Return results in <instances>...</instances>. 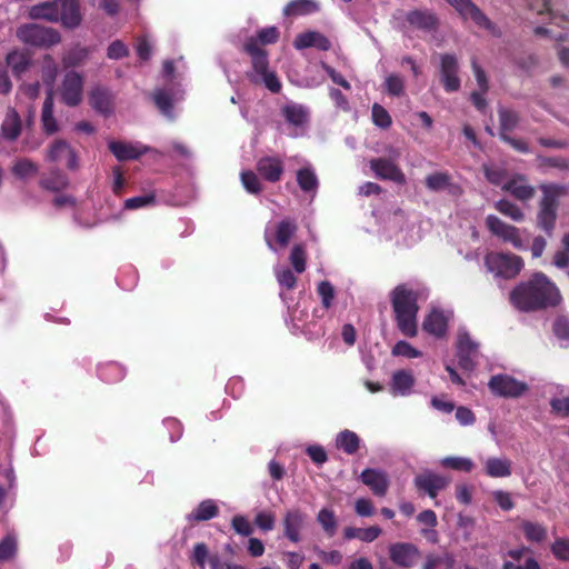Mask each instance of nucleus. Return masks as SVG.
<instances>
[{
    "instance_id": "obj_19",
    "label": "nucleus",
    "mask_w": 569,
    "mask_h": 569,
    "mask_svg": "<svg viewBox=\"0 0 569 569\" xmlns=\"http://www.w3.org/2000/svg\"><path fill=\"white\" fill-rule=\"evenodd\" d=\"M389 553L396 565L405 568L415 566L420 558L419 550L412 543L407 542L391 545Z\"/></svg>"
},
{
    "instance_id": "obj_50",
    "label": "nucleus",
    "mask_w": 569,
    "mask_h": 569,
    "mask_svg": "<svg viewBox=\"0 0 569 569\" xmlns=\"http://www.w3.org/2000/svg\"><path fill=\"white\" fill-rule=\"evenodd\" d=\"M240 179L243 188L251 194H259L262 191V184L258 174L251 170H243L240 173Z\"/></svg>"
},
{
    "instance_id": "obj_38",
    "label": "nucleus",
    "mask_w": 569,
    "mask_h": 569,
    "mask_svg": "<svg viewBox=\"0 0 569 569\" xmlns=\"http://www.w3.org/2000/svg\"><path fill=\"white\" fill-rule=\"evenodd\" d=\"M297 182L303 192H316L319 186L315 171L310 168H301L297 171Z\"/></svg>"
},
{
    "instance_id": "obj_58",
    "label": "nucleus",
    "mask_w": 569,
    "mask_h": 569,
    "mask_svg": "<svg viewBox=\"0 0 569 569\" xmlns=\"http://www.w3.org/2000/svg\"><path fill=\"white\" fill-rule=\"evenodd\" d=\"M277 280L279 284L288 290H292L297 286V277L289 268L282 269L277 272Z\"/></svg>"
},
{
    "instance_id": "obj_46",
    "label": "nucleus",
    "mask_w": 569,
    "mask_h": 569,
    "mask_svg": "<svg viewBox=\"0 0 569 569\" xmlns=\"http://www.w3.org/2000/svg\"><path fill=\"white\" fill-rule=\"evenodd\" d=\"M89 51L87 48L76 47L70 49L62 58L63 68H73L81 66L88 58Z\"/></svg>"
},
{
    "instance_id": "obj_39",
    "label": "nucleus",
    "mask_w": 569,
    "mask_h": 569,
    "mask_svg": "<svg viewBox=\"0 0 569 569\" xmlns=\"http://www.w3.org/2000/svg\"><path fill=\"white\" fill-rule=\"evenodd\" d=\"M98 372L100 379L107 383L118 382L124 377V369L117 362L100 366Z\"/></svg>"
},
{
    "instance_id": "obj_10",
    "label": "nucleus",
    "mask_w": 569,
    "mask_h": 569,
    "mask_svg": "<svg viewBox=\"0 0 569 569\" xmlns=\"http://www.w3.org/2000/svg\"><path fill=\"white\" fill-rule=\"evenodd\" d=\"M490 391L503 398L520 397L527 389V385L508 375H495L488 382Z\"/></svg>"
},
{
    "instance_id": "obj_6",
    "label": "nucleus",
    "mask_w": 569,
    "mask_h": 569,
    "mask_svg": "<svg viewBox=\"0 0 569 569\" xmlns=\"http://www.w3.org/2000/svg\"><path fill=\"white\" fill-rule=\"evenodd\" d=\"M17 37L26 44L44 49L61 41L58 30L38 23H28L19 27Z\"/></svg>"
},
{
    "instance_id": "obj_60",
    "label": "nucleus",
    "mask_w": 569,
    "mask_h": 569,
    "mask_svg": "<svg viewBox=\"0 0 569 569\" xmlns=\"http://www.w3.org/2000/svg\"><path fill=\"white\" fill-rule=\"evenodd\" d=\"M318 293L321 297L323 307L328 309L331 306V301L335 297L332 284L329 281H321L318 284Z\"/></svg>"
},
{
    "instance_id": "obj_2",
    "label": "nucleus",
    "mask_w": 569,
    "mask_h": 569,
    "mask_svg": "<svg viewBox=\"0 0 569 569\" xmlns=\"http://www.w3.org/2000/svg\"><path fill=\"white\" fill-rule=\"evenodd\" d=\"M418 299L419 293L405 283L396 286L390 293L397 328L409 338H413L418 333Z\"/></svg>"
},
{
    "instance_id": "obj_35",
    "label": "nucleus",
    "mask_w": 569,
    "mask_h": 569,
    "mask_svg": "<svg viewBox=\"0 0 569 569\" xmlns=\"http://www.w3.org/2000/svg\"><path fill=\"white\" fill-rule=\"evenodd\" d=\"M336 447L347 455H353L360 448V438L356 432L346 429L337 435Z\"/></svg>"
},
{
    "instance_id": "obj_51",
    "label": "nucleus",
    "mask_w": 569,
    "mask_h": 569,
    "mask_svg": "<svg viewBox=\"0 0 569 569\" xmlns=\"http://www.w3.org/2000/svg\"><path fill=\"white\" fill-rule=\"evenodd\" d=\"M372 121L382 129L389 128L392 123L389 112L379 103L372 106Z\"/></svg>"
},
{
    "instance_id": "obj_7",
    "label": "nucleus",
    "mask_w": 569,
    "mask_h": 569,
    "mask_svg": "<svg viewBox=\"0 0 569 569\" xmlns=\"http://www.w3.org/2000/svg\"><path fill=\"white\" fill-rule=\"evenodd\" d=\"M456 348L459 367L465 371H472L478 365L479 343L467 331H460Z\"/></svg>"
},
{
    "instance_id": "obj_48",
    "label": "nucleus",
    "mask_w": 569,
    "mask_h": 569,
    "mask_svg": "<svg viewBox=\"0 0 569 569\" xmlns=\"http://www.w3.org/2000/svg\"><path fill=\"white\" fill-rule=\"evenodd\" d=\"M289 261L297 273H302L307 268V252L305 246L297 243L292 247Z\"/></svg>"
},
{
    "instance_id": "obj_33",
    "label": "nucleus",
    "mask_w": 569,
    "mask_h": 569,
    "mask_svg": "<svg viewBox=\"0 0 569 569\" xmlns=\"http://www.w3.org/2000/svg\"><path fill=\"white\" fill-rule=\"evenodd\" d=\"M108 148L119 161L137 160L143 154L132 144L122 141L112 140L109 142Z\"/></svg>"
},
{
    "instance_id": "obj_30",
    "label": "nucleus",
    "mask_w": 569,
    "mask_h": 569,
    "mask_svg": "<svg viewBox=\"0 0 569 569\" xmlns=\"http://www.w3.org/2000/svg\"><path fill=\"white\" fill-rule=\"evenodd\" d=\"M219 513V507L212 499H206L201 501L190 513L186 516L189 522L192 521H207Z\"/></svg>"
},
{
    "instance_id": "obj_62",
    "label": "nucleus",
    "mask_w": 569,
    "mask_h": 569,
    "mask_svg": "<svg viewBox=\"0 0 569 569\" xmlns=\"http://www.w3.org/2000/svg\"><path fill=\"white\" fill-rule=\"evenodd\" d=\"M274 516L271 512L261 511L256 516L254 523L263 531H270L274 528Z\"/></svg>"
},
{
    "instance_id": "obj_21",
    "label": "nucleus",
    "mask_w": 569,
    "mask_h": 569,
    "mask_svg": "<svg viewBox=\"0 0 569 569\" xmlns=\"http://www.w3.org/2000/svg\"><path fill=\"white\" fill-rule=\"evenodd\" d=\"M256 170L266 181L276 183L281 180L284 166L279 157L266 156L258 159Z\"/></svg>"
},
{
    "instance_id": "obj_29",
    "label": "nucleus",
    "mask_w": 569,
    "mask_h": 569,
    "mask_svg": "<svg viewBox=\"0 0 569 569\" xmlns=\"http://www.w3.org/2000/svg\"><path fill=\"white\" fill-rule=\"evenodd\" d=\"M53 93L51 90L47 92L46 99L42 106L41 123L46 134L51 136L59 130L57 120L53 116Z\"/></svg>"
},
{
    "instance_id": "obj_42",
    "label": "nucleus",
    "mask_w": 569,
    "mask_h": 569,
    "mask_svg": "<svg viewBox=\"0 0 569 569\" xmlns=\"http://www.w3.org/2000/svg\"><path fill=\"white\" fill-rule=\"evenodd\" d=\"M296 231L297 226L293 221L289 219L281 220L276 228L274 236L277 243L282 248L287 247Z\"/></svg>"
},
{
    "instance_id": "obj_52",
    "label": "nucleus",
    "mask_w": 569,
    "mask_h": 569,
    "mask_svg": "<svg viewBox=\"0 0 569 569\" xmlns=\"http://www.w3.org/2000/svg\"><path fill=\"white\" fill-rule=\"evenodd\" d=\"M392 355L396 357H405L408 359L421 357V351L412 347L407 341H398L392 348Z\"/></svg>"
},
{
    "instance_id": "obj_22",
    "label": "nucleus",
    "mask_w": 569,
    "mask_h": 569,
    "mask_svg": "<svg viewBox=\"0 0 569 569\" xmlns=\"http://www.w3.org/2000/svg\"><path fill=\"white\" fill-rule=\"evenodd\" d=\"M90 107L98 113L108 117L113 112V96L102 86L92 88L88 96Z\"/></svg>"
},
{
    "instance_id": "obj_40",
    "label": "nucleus",
    "mask_w": 569,
    "mask_h": 569,
    "mask_svg": "<svg viewBox=\"0 0 569 569\" xmlns=\"http://www.w3.org/2000/svg\"><path fill=\"white\" fill-rule=\"evenodd\" d=\"M39 167L29 158H21L17 160L11 167V172L19 179H27L38 173Z\"/></svg>"
},
{
    "instance_id": "obj_64",
    "label": "nucleus",
    "mask_w": 569,
    "mask_h": 569,
    "mask_svg": "<svg viewBox=\"0 0 569 569\" xmlns=\"http://www.w3.org/2000/svg\"><path fill=\"white\" fill-rule=\"evenodd\" d=\"M550 407H551L552 412L563 416V417H568L569 416V397L552 398L550 400Z\"/></svg>"
},
{
    "instance_id": "obj_20",
    "label": "nucleus",
    "mask_w": 569,
    "mask_h": 569,
    "mask_svg": "<svg viewBox=\"0 0 569 569\" xmlns=\"http://www.w3.org/2000/svg\"><path fill=\"white\" fill-rule=\"evenodd\" d=\"M308 516L299 509L288 510L283 517V533L291 542L301 540V530L305 528Z\"/></svg>"
},
{
    "instance_id": "obj_23",
    "label": "nucleus",
    "mask_w": 569,
    "mask_h": 569,
    "mask_svg": "<svg viewBox=\"0 0 569 569\" xmlns=\"http://www.w3.org/2000/svg\"><path fill=\"white\" fill-rule=\"evenodd\" d=\"M280 32L277 27H268L259 30L256 37L248 38L243 43V52L248 54V46L253 43L257 51L268 58V52L263 49L266 44L276 43L279 40Z\"/></svg>"
},
{
    "instance_id": "obj_1",
    "label": "nucleus",
    "mask_w": 569,
    "mask_h": 569,
    "mask_svg": "<svg viewBox=\"0 0 569 569\" xmlns=\"http://www.w3.org/2000/svg\"><path fill=\"white\" fill-rule=\"evenodd\" d=\"M509 300L521 312H535L558 307L562 296L555 282L543 272L536 271L510 291Z\"/></svg>"
},
{
    "instance_id": "obj_12",
    "label": "nucleus",
    "mask_w": 569,
    "mask_h": 569,
    "mask_svg": "<svg viewBox=\"0 0 569 569\" xmlns=\"http://www.w3.org/2000/svg\"><path fill=\"white\" fill-rule=\"evenodd\" d=\"M67 160L66 166L69 170L76 171L79 168V158L77 151L63 139H56L47 150L46 160L49 162H61Z\"/></svg>"
},
{
    "instance_id": "obj_31",
    "label": "nucleus",
    "mask_w": 569,
    "mask_h": 569,
    "mask_svg": "<svg viewBox=\"0 0 569 569\" xmlns=\"http://www.w3.org/2000/svg\"><path fill=\"white\" fill-rule=\"evenodd\" d=\"M498 117L500 139L506 136H509V133L512 132L519 126L520 114L512 109L500 107L498 109Z\"/></svg>"
},
{
    "instance_id": "obj_49",
    "label": "nucleus",
    "mask_w": 569,
    "mask_h": 569,
    "mask_svg": "<svg viewBox=\"0 0 569 569\" xmlns=\"http://www.w3.org/2000/svg\"><path fill=\"white\" fill-rule=\"evenodd\" d=\"M282 114L287 122L293 126H302L307 121V112L303 107L289 104L283 107Z\"/></svg>"
},
{
    "instance_id": "obj_16",
    "label": "nucleus",
    "mask_w": 569,
    "mask_h": 569,
    "mask_svg": "<svg viewBox=\"0 0 569 569\" xmlns=\"http://www.w3.org/2000/svg\"><path fill=\"white\" fill-rule=\"evenodd\" d=\"M450 481V477L432 471L422 472L415 478L417 489L426 492L430 498H436L440 491L447 488Z\"/></svg>"
},
{
    "instance_id": "obj_47",
    "label": "nucleus",
    "mask_w": 569,
    "mask_h": 569,
    "mask_svg": "<svg viewBox=\"0 0 569 569\" xmlns=\"http://www.w3.org/2000/svg\"><path fill=\"white\" fill-rule=\"evenodd\" d=\"M495 208L503 216L509 217L513 221L520 222L525 219L523 211L513 202L501 199L496 202Z\"/></svg>"
},
{
    "instance_id": "obj_9",
    "label": "nucleus",
    "mask_w": 569,
    "mask_h": 569,
    "mask_svg": "<svg viewBox=\"0 0 569 569\" xmlns=\"http://www.w3.org/2000/svg\"><path fill=\"white\" fill-rule=\"evenodd\" d=\"M486 227L493 236L500 238L505 242L511 243L515 249H525L520 230L517 227L506 223L493 214H489L486 218Z\"/></svg>"
},
{
    "instance_id": "obj_26",
    "label": "nucleus",
    "mask_w": 569,
    "mask_h": 569,
    "mask_svg": "<svg viewBox=\"0 0 569 569\" xmlns=\"http://www.w3.org/2000/svg\"><path fill=\"white\" fill-rule=\"evenodd\" d=\"M22 129V122L16 109H9L1 124V134L8 141H16Z\"/></svg>"
},
{
    "instance_id": "obj_41",
    "label": "nucleus",
    "mask_w": 569,
    "mask_h": 569,
    "mask_svg": "<svg viewBox=\"0 0 569 569\" xmlns=\"http://www.w3.org/2000/svg\"><path fill=\"white\" fill-rule=\"evenodd\" d=\"M317 10V4L311 0H292L283 9L287 17H296L311 13Z\"/></svg>"
},
{
    "instance_id": "obj_54",
    "label": "nucleus",
    "mask_w": 569,
    "mask_h": 569,
    "mask_svg": "<svg viewBox=\"0 0 569 569\" xmlns=\"http://www.w3.org/2000/svg\"><path fill=\"white\" fill-rule=\"evenodd\" d=\"M231 527L237 533L244 537H248L253 532V528L249 520L241 515H237L232 518Z\"/></svg>"
},
{
    "instance_id": "obj_59",
    "label": "nucleus",
    "mask_w": 569,
    "mask_h": 569,
    "mask_svg": "<svg viewBox=\"0 0 569 569\" xmlns=\"http://www.w3.org/2000/svg\"><path fill=\"white\" fill-rule=\"evenodd\" d=\"M386 89L389 94L399 97L405 90L403 80L397 74H390L386 79Z\"/></svg>"
},
{
    "instance_id": "obj_28",
    "label": "nucleus",
    "mask_w": 569,
    "mask_h": 569,
    "mask_svg": "<svg viewBox=\"0 0 569 569\" xmlns=\"http://www.w3.org/2000/svg\"><path fill=\"white\" fill-rule=\"evenodd\" d=\"M361 479L366 486H368L372 492L377 496H383L388 489L387 476L376 469H366L361 473Z\"/></svg>"
},
{
    "instance_id": "obj_24",
    "label": "nucleus",
    "mask_w": 569,
    "mask_h": 569,
    "mask_svg": "<svg viewBox=\"0 0 569 569\" xmlns=\"http://www.w3.org/2000/svg\"><path fill=\"white\" fill-rule=\"evenodd\" d=\"M293 46L298 50L313 47L322 51H328L331 48V42L320 32L307 31L296 37Z\"/></svg>"
},
{
    "instance_id": "obj_18",
    "label": "nucleus",
    "mask_w": 569,
    "mask_h": 569,
    "mask_svg": "<svg viewBox=\"0 0 569 569\" xmlns=\"http://www.w3.org/2000/svg\"><path fill=\"white\" fill-rule=\"evenodd\" d=\"M441 82L447 92L458 91L460 79L458 77V61L453 54L446 53L441 56L440 64Z\"/></svg>"
},
{
    "instance_id": "obj_17",
    "label": "nucleus",
    "mask_w": 569,
    "mask_h": 569,
    "mask_svg": "<svg viewBox=\"0 0 569 569\" xmlns=\"http://www.w3.org/2000/svg\"><path fill=\"white\" fill-rule=\"evenodd\" d=\"M425 186L432 192L447 190L449 194L459 197L462 194L460 184L452 181V177L447 171H435L425 178Z\"/></svg>"
},
{
    "instance_id": "obj_14",
    "label": "nucleus",
    "mask_w": 569,
    "mask_h": 569,
    "mask_svg": "<svg viewBox=\"0 0 569 569\" xmlns=\"http://www.w3.org/2000/svg\"><path fill=\"white\" fill-rule=\"evenodd\" d=\"M370 169L377 178L389 180L398 184L407 182L406 176L400 167L389 158H375L370 160Z\"/></svg>"
},
{
    "instance_id": "obj_57",
    "label": "nucleus",
    "mask_w": 569,
    "mask_h": 569,
    "mask_svg": "<svg viewBox=\"0 0 569 569\" xmlns=\"http://www.w3.org/2000/svg\"><path fill=\"white\" fill-rule=\"evenodd\" d=\"M551 551L553 556L558 560L568 561L569 560V540L563 538H558L551 545Z\"/></svg>"
},
{
    "instance_id": "obj_37",
    "label": "nucleus",
    "mask_w": 569,
    "mask_h": 569,
    "mask_svg": "<svg viewBox=\"0 0 569 569\" xmlns=\"http://www.w3.org/2000/svg\"><path fill=\"white\" fill-rule=\"evenodd\" d=\"M526 539L530 542H542L547 538V528L538 522L522 521L520 526Z\"/></svg>"
},
{
    "instance_id": "obj_55",
    "label": "nucleus",
    "mask_w": 569,
    "mask_h": 569,
    "mask_svg": "<svg viewBox=\"0 0 569 569\" xmlns=\"http://www.w3.org/2000/svg\"><path fill=\"white\" fill-rule=\"evenodd\" d=\"M156 197L153 193L132 197L126 200L124 208L129 210L139 209L149 204L154 203Z\"/></svg>"
},
{
    "instance_id": "obj_8",
    "label": "nucleus",
    "mask_w": 569,
    "mask_h": 569,
    "mask_svg": "<svg viewBox=\"0 0 569 569\" xmlns=\"http://www.w3.org/2000/svg\"><path fill=\"white\" fill-rule=\"evenodd\" d=\"M248 56L251 58V64L254 73L260 77L264 86L272 92L278 93L281 90V82L277 74L269 71V60L262 53L257 51L253 43L248 46Z\"/></svg>"
},
{
    "instance_id": "obj_43",
    "label": "nucleus",
    "mask_w": 569,
    "mask_h": 569,
    "mask_svg": "<svg viewBox=\"0 0 569 569\" xmlns=\"http://www.w3.org/2000/svg\"><path fill=\"white\" fill-rule=\"evenodd\" d=\"M317 521L322 527L323 531L333 537L337 532L338 521L335 512L330 509L323 508L318 512Z\"/></svg>"
},
{
    "instance_id": "obj_63",
    "label": "nucleus",
    "mask_w": 569,
    "mask_h": 569,
    "mask_svg": "<svg viewBox=\"0 0 569 569\" xmlns=\"http://www.w3.org/2000/svg\"><path fill=\"white\" fill-rule=\"evenodd\" d=\"M163 425L169 431V438L171 441L180 439L182 435V426L178 419L172 417L166 418L163 420Z\"/></svg>"
},
{
    "instance_id": "obj_44",
    "label": "nucleus",
    "mask_w": 569,
    "mask_h": 569,
    "mask_svg": "<svg viewBox=\"0 0 569 569\" xmlns=\"http://www.w3.org/2000/svg\"><path fill=\"white\" fill-rule=\"evenodd\" d=\"M482 172L489 183L493 186H501L507 181V170L503 167L496 164H482Z\"/></svg>"
},
{
    "instance_id": "obj_5",
    "label": "nucleus",
    "mask_w": 569,
    "mask_h": 569,
    "mask_svg": "<svg viewBox=\"0 0 569 569\" xmlns=\"http://www.w3.org/2000/svg\"><path fill=\"white\" fill-rule=\"evenodd\" d=\"M485 264L496 277L503 279L516 278L525 266L520 256L510 252H489L485 257Z\"/></svg>"
},
{
    "instance_id": "obj_25",
    "label": "nucleus",
    "mask_w": 569,
    "mask_h": 569,
    "mask_svg": "<svg viewBox=\"0 0 569 569\" xmlns=\"http://www.w3.org/2000/svg\"><path fill=\"white\" fill-rule=\"evenodd\" d=\"M406 20L411 27L423 31H433L439 24L438 18L428 10H411Z\"/></svg>"
},
{
    "instance_id": "obj_61",
    "label": "nucleus",
    "mask_w": 569,
    "mask_h": 569,
    "mask_svg": "<svg viewBox=\"0 0 569 569\" xmlns=\"http://www.w3.org/2000/svg\"><path fill=\"white\" fill-rule=\"evenodd\" d=\"M553 333L561 340H569V319L567 317H558L553 322Z\"/></svg>"
},
{
    "instance_id": "obj_4",
    "label": "nucleus",
    "mask_w": 569,
    "mask_h": 569,
    "mask_svg": "<svg viewBox=\"0 0 569 569\" xmlns=\"http://www.w3.org/2000/svg\"><path fill=\"white\" fill-rule=\"evenodd\" d=\"M539 189L542 197L539 202L537 224L548 236H551L558 217L559 199L568 194V189L566 186L558 183H541Z\"/></svg>"
},
{
    "instance_id": "obj_36",
    "label": "nucleus",
    "mask_w": 569,
    "mask_h": 569,
    "mask_svg": "<svg viewBox=\"0 0 569 569\" xmlns=\"http://www.w3.org/2000/svg\"><path fill=\"white\" fill-rule=\"evenodd\" d=\"M152 99L158 110L168 119L172 120L173 116V100L169 92L163 89H157L152 93Z\"/></svg>"
},
{
    "instance_id": "obj_53",
    "label": "nucleus",
    "mask_w": 569,
    "mask_h": 569,
    "mask_svg": "<svg viewBox=\"0 0 569 569\" xmlns=\"http://www.w3.org/2000/svg\"><path fill=\"white\" fill-rule=\"evenodd\" d=\"M17 550V541L12 535H8L0 542V561L10 559Z\"/></svg>"
},
{
    "instance_id": "obj_45",
    "label": "nucleus",
    "mask_w": 569,
    "mask_h": 569,
    "mask_svg": "<svg viewBox=\"0 0 569 569\" xmlns=\"http://www.w3.org/2000/svg\"><path fill=\"white\" fill-rule=\"evenodd\" d=\"M6 61L16 76H20L26 72L30 64L28 57L20 51L9 52Z\"/></svg>"
},
{
    "instance_id": "obj_32",
    "label": "nucleus",
    "mask_w": 569,
    "mask_h": 569,
    "mask_svg": "<svg viewBox=\"0 0 569 569\" xmlns=\"http://www.w3.org/2000/svg\"><path fill=\"white\" fill-rule=\"evenodd\" d=\"M39 186L51 192H60L68 188L69 179L60 169H52L48 177L39 181Z\"/></svg>"
},
{
    "instance_id": "obj_3",
    "label": "nucleus",
    "mask_w": 569,
    "mask_h": 569,
    "mask_svg": "<svg viewBox=\"0 0 569 569\" xmlns=\"http://www.w3.org/2000/svg\"><path fill=\"white\" fill-rule=\"evenodd\" d=\"M29 17L33 20L61 22L67 29H76L82 22L79 0H49L32 6Z\"/></svg>"
},
{
    "instance_id": "obj_11",
    "label": "nucleus",
    "mask_w": 569,
    "mask_h": 569,
    "mask_svg": "<svg viewBox=\"0 0 569 569\" xmlns=\"http://www.w3.org/2000/svg\"><path fill=\"white\" fill-rule=\"evenodd\" d=\"M61 100L68 107H77L83 97V77L76 71H68L60 89Z\"/></svg>"
},
{
    "instance_id": "obj_13",
    "label": "nucleus",
    "mask_w": 569,
    "mask_h": 569,
    "mask_svg": "<svg viewBox=\"0 0 569 569\" xmlns=\"http://www.w3.org/2000/svg\"><path fill=\"white\" fill-rule=\"evenodd\" d=\"M463 17L470 18L477 26L498 34L496 24L471 0H447Z\"/></svg>"
},
{
    "instance_id": "obj_56",
    "label": "nucleus",
    "mask_w": 569,
    "mask_h": 569,
    "mask_svg": "<svg viewBox=\"0 0 569 569\" xmlns=\"http://www.w3.org/2000/svg\"><path fill=\"white\" fill-rule=\"evenodd\" d=\"M129 56L128 47L121 40L112 41L107 50L109 59L119 60Z\"/></svg>"
},
{
    "instance_id": "obj_15",
    "label": "nucleus",
    "mask_w": 569,
    "mask_h": 569,
    "mask_svg": "<svg viewBox=\"0 0 569 569\" xmlns=\"http://www.w3.org/2000/svg\"><path fill=\"white\" fill-rule=\"evenodd\" d=\"M502 190L521 202H527L536 196V188L529 183L528 178L522 173H515L507 179L502 184Z\"/></svg>"
},
{
    "instance_id": "obj_34",
    "label": "nucleus",
    "mask_w": 569,
    "mask_h": 569,
    "mask_svg": "<svg viewBox=\"0 0 569 569\" xmlns=\"http://www.w3.org/2000/svg\"><path fill=\"white\" fill-rule=\"evenodd\" d=\"M415 385V378L407 370H398L393 372L391 380V392L393 395L405 396L409 393Z\"/></svg>"
},
{
    "instance_id": "obj_27",
    "label": "nucleus",
    "mask_w": 569,
    "mask_h": 569,
    "mask_svg": "<svg viewBox=\"0 0 569 569\" xmlns=\"http://www.w3.org/2000/svg\"><path fill=\"white\" fill-rule=\"evenodd\" d=\"M447 318L440 310H432L429 315L426 316L422 322V329L435 336V337H443L447 332Z\"/></svg>"
}]
</instances>
